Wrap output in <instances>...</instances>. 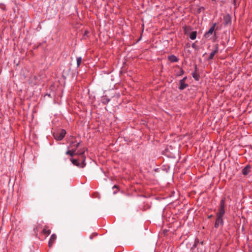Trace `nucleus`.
<instances>
[{
	"label": "nucleus",
	"instance_id": "8",
	"mask_svg": "<svg viewBox=\"0 0 252 252\" xmlns=\"http://www.w3.org/2000/svg\"><path fill=\"white\" fill-rule=\"evenodd\" d=\"M218 45L217 44V45H215V50L214 51H213L211 53V54H210V56H209V57L208 58V60H211L213 59V58H214L215 55L217 53H218Z\"/></svg>",
	"mask_w": 252,
	"mask_h": 252
},
{
	"label": "nucleus",
	"instance_id": "3",
	"mask_svg": "<svg viewBox=\"0 0 252 252\" xmlns=\"http://www.w3.org/2000/svg\"><path fill=\"white\" fill-rule=\"evenodd\" d=\"M65 134V130L62 129L60 132L54 133V136L56 140H62L64 138Z\"/></svg>",
	"mask_w": 252,
	"mask_h": 252
},
{
	"label": "nucleus",
	"instance_id": "19",
	"mask_svg": "<svg viewBox=\"0 0 252 252\" xmlns=\"http://www.w3.org/2000/svg\"><path fill=\"white\" fill-rule=\"evenodd\" d=\"M191 46H192V48H195L196 45H195V44L194 43H193L192 44Z\"/></svg>",
	"mask_w": 252,
	"mask_h": 252
},
{
	"label": "nucleus",
	"instance_id": "5",
	"mask_svg": "<svg viewBox=\"0 0 252 252\" xmlns=\"http://www.w3.org/2000/svg\"><path fill=\"white\" fill-rule=\"evenodd\" d=\"M216 24H214L213 25V26L210 28V29L209 30V31L208 32H207L205 34H204V37L205 38H208L211 35H212L213 33L214 32V30H215V28L216 27Z\"/></svg>",
	"mask_w": 252,
	"mask_h": 252
},
{
	"label": "nucleus",
	"instance_id": "7",
	"mask_svg": "<svg viewBox=\"0 0 252 252\" xmlns=\"http://www.w3.org/2000/svg\"><path fill=\"white\" fill-rule=\"evenodd\" d=\"M57 239V236L55 234H53L49 240L48 246L50 248L52 247Z\"/></svg>",
	"mask_w": 252,
	"mask_h": 252
},
{
	"label": "nucleus",
	"instance_id": "12",
	"mask_svg": "<svg viewBox=\"0 0 252 252\" xmlns=\"http://www.w3.org/2000/svg\"><path fill=\"white\" fill-rule=\"evenodd\" d=\"M196 34H197L196 32L195 31V32H191L189 35L190 38L192 40L195 39L196 37Z\"/></svg>",
	"mask_w": 252,
	"mask_h": 252
},
{
	"label": "nucleus",
	"instance_id": "11",
	"mask_svg": "<svg viewBox=\"0 0 252 252\" xmlns=\"http://www.w3.org/2000/svg\"><path fill=\"white\" fill-rule=\"evenodd\" d=\"M168 59L172 62H177L178 61L177 58L174 55L169 56Z\"/></svg>",
	"mask_w": 252,
	"mask_h": 252
},
{
	"label": "nucleus",
	"instance_id": "9",
	"mask_svg": "<svg viewBox=\"0 0 252 252\" xmlns=\"http://www.w3.org/2000/svg\"><path fill=\"white\" fill-rule=\"evenodd\" d=\"M251 171V166L249 165H247L245 168H244L242 170V173L244 175H248Z\"/></svg>",
	"mask_w": 252,
	"mask_h": 252
},
{
	"label": "nucleus",
	"instance_id": "6",
	"mask_svg": "<svg viewBox=\"0 0 252 252\" xmlns=\"http://www.w3.org/2000/svg\"><path fill=\"white\" fill-rule=\"evenodd\" d=\"M222 217L217 216V218L216 219V222L215 224V227L216 228H218L220 225L222 224L223 220Z\"/></svg>",
	"mask_w": 252,
	"mask_h": 252
},
{
	"label": "nucleus",
	"instance_id": "4",
	"mask_svg": "<svg viewBox=\"0 0 252 252\" xmlns=\"http://www.w3.org/2000/svg\"><path fill=\"white\" fill-rule=\"evenodd\" d=\"M83 161L81 164H80L78 162V160L75 159H71V161L74 165L77 166L78 167H81V168H83L86 165V163H85V158L83 156Z\"/></svg>",
	"mask_w": 252,
	"mask_h": 252
},
{
	"label": "nucleus",
	"instance_id": "2",
	"mask_svg": "<svg viewBox=\"0 0 252 252\" xmlns=\"http://www.w3.org/2000/svg\"><path fill=\"white\" fill-rule=\"evenodd\" d=\"M225 198H223L220 202V207L218 212L217 213V216L222 217L225 213Z\"/></svg>",
	"mask_w": 252,
	"mask_h": 252
},
{
	"label": "nucleus",
	"instance_id": "18",
	"mask_svg": "<svg viewBox=\"0 0 252 252\" xmlns=\"http://www.w3.org/2000/svg\"><path fill=\"white\" fill-rule=\"evenodd\" d=\"M184 73V71L183 69H181V72L179 75H182Z\"/></svg>",
	"mask_w": 252,
	"mask_h": 252
},
{
	"label": "nucleus",
	"instance_id": "13",
	"mask_svg": "<svg viewBox=\"0 0 252 252\" xmlns=\"http://www.w3.org/2000/svg\"><path fill=\"white\" fill-rule=\"evenodd\" d=\"M51 232L50 229L47 230L46 228H44L43 230V233L44 234H47L48 235H49Z\"/></svg>",
	"mask_w": 252,
	"mask_h": 252
},
{
	"label": "nucleus",
	"instance_id": "10",
	"mask_svg": "<svg viewBox=\"0 0 252 252\" xmlns=\"http://www.w3.org/2000/svg\"><path fill=\"white\" fill-rule=\"evenodd\" d=\"M179 85H180V86H179V88L181 90H184L188 86V84H185V82H182V81H180Z\"/></svg>",
	"mask_w": 252,
	"mask_h": 252
},
{
	"label": "nucleus",
	"instance_id": "1",
	"mask_svg": "<svg viewBox=\"0 0 252 252\" xmlns=\"http://www.w3.org/2000/svg\"><path fill=\"white\" fill-rule=\"evenodd\" d=\"M73 143H72V145H70L69 147L70 148H72V150H68L66 152V155H69L71 157L73 156L74 155L78 154L76 152V151L77 148L79 147L80 143L78 142L76 144H75L74 145V148H73ZM79 154H80L83 156V155L84 154V152H81V153H79Z\"/></svg>",
	"mask_w": 252,
	"mask_h": 252
},
{
	"label": "nucleus",
	"instance_id": "20",
	"mask_svg": "<svg viewBox=\"0 0 252 252\" xmlns=\"http://www.w3.org/2000/svg\"><path fill=\"white\" fill-rule=\"evenodd\" d=\"M117 188V186H114L113 188Z\"/></svg>",
	"mask_w": 252,
	"mask_h": 252
},
{
	"label": "nucleus",
	"instance_id": "15",
	"mask_svg": "<svg viewBox=\"0 0 252 252\" xmlns=\"http://www.w3.org/2000/svg\"><path fill=\"white\" fill-rule=\"evenodd\" d=\"M192 77L196 80H199V76L198 74H197L196 73L194 72L192 73Z\"/></svg>",
	"mask_w": 252,
	"mask_h": 252
},
{
	"label": "nucleus",
	"instance_id": "16",
	"mask_svg": "<svg viewBox=\"0 0 252 252\" xmlns=\"http://www.w3.org/2000/svg\"><path fill=\"white\" fill-rule=\"evenodd\" d=\"M204 8L203 7H201L198 9V13H200L201 11L204 10Z\"/></svg>",
	"mask_w": 252,
	"mask_h": 252
},
{
	"label": "nucleus",
	"instance_id": "14",
	"mask_svg": "<svg viewBox=\"0 0 252 252\" xmlns=\"http://www.w3.org/2000/svg\"><path fill=\"white\" fill-rule=\"evenodd\" d=\"M81 62H82V58L81 57H78L77 58V66L79 67V65H80L81 63Z\"/></svg>",
	"mask_w": 252,
	"mask_h": 252
},
{
	"label": "nucleus",
	"instance_id": "17",
	"mask_svg": "<svg viewBox=\"0 0 252 252\" xmlns=\"http://www.w3.org/2000/svg\"><path fill=\"white\" fill-rule=\"evenodd\" d=\"M186 79H187V77H185L182 80H181L180 81L185 82Z\"/></svg>",
	"mask_w": 252,
	"mask_h": 252
}]
</instances>
